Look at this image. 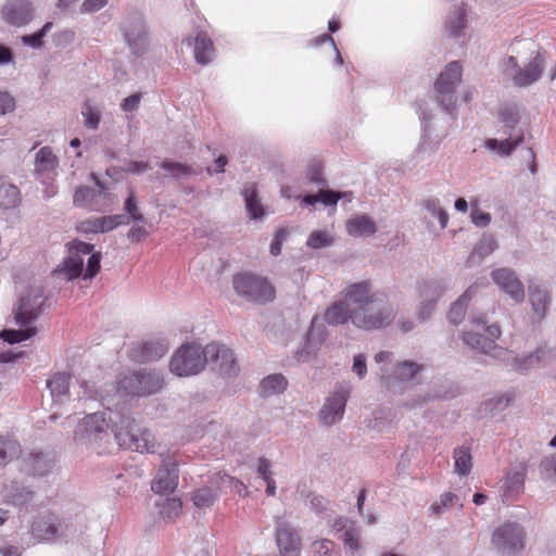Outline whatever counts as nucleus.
<instances>
[{
  "instance_id": "nucleus-1",
  "label": "nucleus",
  "mask_w": 556,
  "mask_h": 556,
  "mask_svg": "<svg viewBox=\"0 0 556 556\" xmlns=\"http://www.w3.org/2000/svg\"><path fill=\"white\" fill-rule=\"evenodd\" d=\"M109 421L104 412L87 415L75 430V440L90 444L98 450L109 440L108 429L112 427L115 441L121 447L138 453H155V442L152 432L142 428L129 414L121 410H110Z\"/></svg>"
},
{
  "instance_id": "nucleus-2",
  "label": "nucleus",
  "mask_w": 556,
  "mask_h": 556,
  "mask_svg": "<svg viewBox=\"0 0 556 556\" xmlns=\"http://www.w3.org/2000/svg\"><path fill=\"white\" fill-rule=\"evenodd\" d=\"M68 256L63 261L61 270L68 280L83 275L84 279H92L100 270L101 253L93 252L94 245L73 241L67 243Z\"/></svg>"
},
{
  "instance_id": "nucleus-3",
  "label": "nucleus",
  "mask_w": 556,
  "mask_h": 556,
  "mask_svg": "<svg viewBox=\"0 0 556 556\" xmlns=\"http://www.w3.org/2000/svg\"><path fill=\"white\" fill-rule=\"evenodd\" d=\"M119 30L135 56H142L148 52L150 33L142 12L135 9L128 10L119 23Z\"/></svg>"
},
{
  "instance_id": "nucleus-4",
  "label": "nucleus",
  "mask_w": 556,
  "mask_h": 556,
  "mask_svg": "<svg viewBox=\"0 0 556 556\" xmlns=\"http://www.w3.org/2000/svg\"><path fill=\"white\" fill-rule=\"evenodd\" d=\"M470 324L477 330H466L463 332V341L470 349L489 355L498 349L495 343L501 336V329L497 324L488 325L485 315L471 316Z\"/></svg>"
},
{
  "instance_id": "nucleus-5",
  "label": "nucleus",
  "mask_w": 556,
  "mask_h": 556,
  "mask_svg": "<svg viewBox=\"0 0 556 556\" xmlns=\"http://www.w3.org/2000/svg\"><path fill=\"white\" fill-rule=\"evenodd\" d=\"M236 293L248 302L267 303L275 299V289L270 282L252 273H239L232 278Z\"/></svg>"
},
{
  "instance_id": "nucleus-6",
  "label": "nucleus",
  "mask_w": 556,
  "mask_h": 556,
  "mask_svg": "<svg viewBox=\"0 0 556 556\" xmlns=\"http://www.w3.org/2000/svg\"><path fill=\"white\" fill-rule=\"evenodd\" d=\"M206 365L205 346L198 343L181 345L170 358V371L178 377H189L200 374Z\"/></svg>"
},
{
  "instance_id": "nucleus-7",
  "label": "nucleus",
  "mask_w": 556,
  "mask_h": 556,
  "mask_svg": "<svg viewBox=\"0 0 556 556\" xmlns=\"http://www.w3.org/2000/svg\"><path fill=\"white\" fill-rule=\"evenodd\" d=\"M164 379L160 371L140 369L124 375L118 380V390L132 396H148L163 388Z\"/></svg>"
},
{
  "instance_id": "nucleus-8",
  "label": "nucleus",
  "mask_w": 556,
  "mask_h": 556,
  "mask_svg": "<svg viewBox=\"0 0 556 556\" xmlns=\"http://www.w3.org/2000/svg\"><path fill=\"white\" fill-rule=\"evenodd\" d=\"M462 65L457 61L448 63L434 83V94L438 103L448 113L456 106V88L462 81Z\"/></svg>"
},
{
  "instance_id": "nucleus-9",
  "label": "nucleus",
  "mask_w": 556,
  "mask_h": 556,
  "mask_svg": "<svg viewBox=\"0 0 556 556\" xmlns=\"http://www.w3.org/2000/svg\"><path fill=\"white\" fill-rule=\"evenodd\" d=\"M396 316V307L391 303L378 302L354 309L353 325L364 330H376L389 326Z\"/></svg>"
},
{
  "instance_id": "nucleus-10",
  "label": "nucleus",
  "mask_w": 556,
  "mask_h": 556,
  "mask_svg": "<svg viewBox=\"0 0 556 556\" xmlns=\"http://www.w3.org/2000/svg\"><path fill=\"white\" fill-rule=\"evenodd\" d=\"M206 364L222 378H233L239 374V365L233 351L219 342L205 345Z\"/></svg>"
},
{
  "instance_id": "nucleus-11",
  "label": "nucleus",
  "mask_w": 556,
  "mask_h": 556,
  "mask_svg": "<svg viewBox=\"0 0 556 556\" xmlns=\"http://www.w3.org/2000/svg\"><path fill=\"white\" fill-rule=\"evenodd\" d=\"M491 542L503 554L519 553L525 547V530L517 522H505L493 531Z\"/></svg>"
},
{
  "instance_id": "nucleus-12",
  "label": "nucleus",
  "mask_w": 556,
  "mask_h": 556,
  "mask_svg": "<svg viewBox=\"0 0 556 556\" xmlns=\"http://www.w3.org/2000/svg\"><path fill=\"white\" fill-rule=\"evenodd\" d=\"M161 458L162 463L156 476L152 480L151 489L157 494H169L173 493L178 485L179 462L175 453H162Z\"/></svg>"
},
{
  "instance_id": "nucleus-13",
  "label": "nucleus",
  "mask_w": 556,
  "mask_h": 556,
  "mask_svg": "<svg viewBox=\"0 0 556 556\" xmlns=\"http://www.w3.org/2000/svg\"><path fill=\"white\" fill-rule=\"evenodd\" d=\"M66 530V520L54 513L40 514L31 523V533L39 541H51L62 536Z\"/></svg>"
},
{
  "instance_id": "nucleus-14",
  "label": "nucleus",
  "mask_w": 556,
  "mask_h": 556,
  "mask_svg": "<svg viewBox=\"0 0 556 556\" xmlns=\"http://www.w3.org/2000/svg\"><path fill=\"white\" fill-rule=\"evenodd\" d=\"M90 177L97 188L87 186L77 187L73 195V203L77 207H88L91 211H104L108 204L104 205L100 203V200H105L109 193L96 174L91 173Z\"/></svg>"
},
{
  "instance_id": "nucleus-15",
  "label": "nucleus",
  "mask_w": 556,
  "mask_h": 556,
  "mask_svg": "<svg viewBox=\"0 0 556 556\" xmlns=\"http://www.w3.org/2000/svg\"><path fill=\"white\" fill-rule=\"evenodd\" d=\"M55 456L51 452L34 451L21 457L20 470L26 476L46 477L55 467Z\"/></svg>"
},
{
  "instance_id": "nucleus-16",
  "label": "nucleus",
  "mask_w": 556,
  "mask_h": 556,
  "mask_svg": "<svg viewBox=\"0 0 556 556\" xmlns=\"http://www.w3.org/2000/svg\"><path fill=\"white\" fill-rule=\"evenodd\" d=\"M493 282L505 292L516 304L523 302L525 286L517 273L509 267H501L491 271Z\"/></svg>"
},
{
  "instance_id": "nucleus-17",
  "label": "nucleus",
  "mask_w": 556,
  "mask_h": 556,
  "mask_svg": "<svg viewBox=\"0 0 556 556\" xmlns=\"http://www.w3.org/2000/svg\"><path fill=\"white\" fill-rule=\"evenodd\" d=\"M327 336L325 324L315 316L311 321L303 348L296 351L298 362L305 363L315 357Z\"/></svg>"
},
{
  "instance_id": "nucleus-18",
  "label": "nucleus",
  "mask_w": 556,
  "mask_h": 556,
  "mask_svg": "<svg viewBox=\"0 0 556 556\" xmlns=\"http://www.w3.org/2000/svg\"><path fill=\"white\" fill-rule=\"evenodd\" d=\"M59 157L51 147L46 146L37 151L34 162V174L43 185L52 184L58 177Z\"/></svg>"
},
{
  "instance_id": "nucleus-19",
  "label": "nucleus",
  "mask_w": 556,
  "mask_h": 556,
  "mask_svg": "<svg viewBox=\"0 0 556 556\" xmlns=\"http://www.w3.org/2000/svg\"><path fill=\"white\" fill-rule=\"evenodd\" d=\"M276 542L281 556H299L301 539L295 528L285 517L276 519Z\"/></svg>"
},
{
  "instance_id": "nucleus-20",
  "label": "nucleus",
  "mask_w": 556,
  "mask_h": 556,
  "mask_svg": "<svg viewBox=\"0 0 556 556\" xmlns=\"http://www.w3.org/2000/svg\"><path fill=\"white\" fill-rule=\"evenodd\" d=\"M43 303L45 298L39 289H33L22 296L15 311L16 324L20 327L30 325L40 315Z\"/></svg>"
},
{
  "instance_id": "nucleus-21",
  "label": "nucleus",
  "mask_w": 556,
  "mask_h": 556,
  "mask_svg": "<svg viewBox=\"0 0 556 556\" xmlns=\"http://www.w3.org/2000/svg\"><path fill=\"white\" fill-rule=\"evenodd\" d=\"M349 392L343 388L331 393L319 410V419L327 426L339 422L344 415Z\"/></svg>"
},
{
  "instance_id": "nucleus-22",
  "label": "nucleus",
  "mask_w": 556,
  "mask_h": 556,
  "mask_svg": "<svg viewBox=\"0 0 556 556\" xmlns=\"http://www.w3.org/2000/svg\"><path fill=\"white\" fill-rule=\"evenodd\" d=\"M2 18L12 26H24L34 18V8L28 0H8L2 8Z\"/></svg>"
},
{
  "instance_id": "nucleus-23",
  "label": "nucleus",
  "mask_w": 556,
  "mask_h": 556,
  "mask_svg": "<svg viewBox=\"0 0 556 556\" xmlns=\"http://www.w3.org/2000/svg\"><path fill=\"white\" fill-rule=\"evenodd\" d=\"M526 475L527 465L525 463H520L507 471L502 486L504 503L514 502L523 492Z\"/></svg>"
},
{
  "instance_id": "nucleus-24",
  "label": "nucleus",
  "mask_w": 556,
  "mask_h": 556,
  "mask_svg": "<svg viewBox=\"0 0 556 556\" xmlns=\"http://www.w3.org/2000/svg\"><path fill=\"white\" fill-rule=\"evenodd\" d=\"M545 68V54L536 52L533 59L513 75V83L517 87H528L540 79Z\"/></svg>"
},
{
  "instance_id": "nucleus-25",
  "label": "nucleus",
  "mask_w": 556,
  "mask_h": 556,
  "mask_svg": "<svg viewBox=\"0 0 556 556\" xmlns=\"http://www.w3.org/2000/svg\"><path fill=\"white\" fill-rule=\"evenodd\" d=\"M167 351L168 346L165 341L151 340L134 346L130 357L138 363H150L163 357Z\"/></svg>"
},
{
  "instance_id": "nucleus-26",
  "label": "nucleus",
  "mask_w": 556,
  "mask_h": 556,
  "mask_svg": "<svg viewBox=\"0 0 556 556\" xmlns=\"http://www.w3.org/2000/svg\"><path fill=\"white\" fill-rule=\"evenodd\" d=\"M1 495L7 504L18 508H27L33 502L35 493L18 481H11L4 484L1 490Z\"/></svg>"
},
{
  "instance_id": "nucleus-27",
  "label": "nucleus",
  "mask_w": 556,
  "mask_h": 556,
  "mask_svg": "<svg viewBox=\"0 0 556 556\" xmlns=\"http://www.w3.org/2000/svg\"><path fill=\"white\" fill-rule=\"evenodd\" d=\"M344 298L350 306H355L353 309H365L366 306L379 301L371 294L370 285L367 281L356 282L348 287L344 291Z\"/></svg>"
},
{
  "instance_id": "nucleus-28",
  "label": "nucleus",
  "mask_w": 556,
  "mask_h": 556,
  "mask_svg": "<svg viewBox=\"0 0 556 556\" xmlns=\"http://www.w3.org/2000/svg\"><path fill=\"white\" fill-rule=\"evenodd\" d=\"M528 296L533 311V320L540 323L551 304L548 292L543 286L531 282L528 286Z\"/></svg>"
},
{
  "instance_id": "nucleus-29",
  "label": "nucleus",
  "mask_w": 556,
  "mask_h": 556,
  "mask_svg": "<svg viewBox=\"0 0 556 556\" xmlns=\"http://www.w3.org/2000/svg\"><path fill=\"white\" fill-rule=\"evenodd\" d=\"M215 473L208 477L207 485L201 486L193 492L192 502L198 508H207L218 500L222 491L220 482L214 483Z\"/></svg>"
},
{
  "instance_id": "nucleus-30",
  "label": "nucleus",
  "mask_w": 556,
  "mask_h": 556,
  "mask_svg": "<svg viewBox=\"0 0 556 556\" xmlns=\"http://www.w3.org/2000/svg\"><path fill=\"white\" fill-rule=\"evenodd\" d=\"M554 357V351L547 346H540L533 353L514 358L513 366L515 369L523 371L529 370L542 363Z\"/></svg>"
},
{
  "instance_id": "nucleus-31",
  "label": "nucleus",
  "mask_w": 556,
  "mask_h": 556,
  "mask_svg": "<svg viewBox=\"0 0 556 556\" xmlns=\"http://www.w3.org/2000/svg\"><path fill=\"white\" fill-rule=\"evenodd\" d=\"M346 231L350 236L358 238V237H370L377 232V225L375 220L366 215H356L346 220L345 223Z\"/></svg>"
},
{
  "instance_id": "nucleus-32",
  "label": "nucleus",
  "mask_w": 556,
  "mask_h": 556,
  "mask_svg": "<svg viewBox=\"0 0 556 556\" xmlns=\"http://www.w3.org/2000/svg\"><path fill=\"white\" fill-rule=\"evenodd\" d=\"M354 309L350 307V304L340 300L334 302L325 312V320L330 326H339L346 324L349 320L353 323Z\"/></svg>"
},
{
  "instance_id": "nucleus-33",
  "label": "nucleus",
  "mask_w": 556,
  "mask_h": 556,
  "mask_svg": "<svg viewBox=\"0 0 556 556\" xmlns=\"http://www.w3.org/2000/svg\"><path fill=\"white\" fill-rule=\"evenodd\" d=\"M496 248L497 242L494 237L483 236L467 257L466 266L475 267L480 265L486 256L495 251Z\"/></svg>"
},
{
  "instance_id": "nucleus-34",
  "label": "nucleus",
  "mask_w": 556,
  "mask_h": 556,
  "mask_svg": "<svg viewBox=\"0 0 556 556\" xmlns=\"http://www.w3.org/2000/svg\"><path fill=\"white\" fill-rule=\"evenodd\" d=\"M505 140L488 139L485 148L490 151H497L501 155L507 156L523 141V129L519 128L516 135L508 132Z\"/></svg>"
},
{
  "instance_id": "nucleus-35",
  "label": "nucleus",
  "mask_w": 556,
  "mask_h": 556,
  "mask_svg": "<svg viewBox=\"0 0 556 556\" xmlns=\"http://www.w3.org/2000/svg\"><path fill=\"white\" fill-rule=\"evenodd\" d=\"M71 375L67 372H55L47 380V388L55 402H63L70 391Z\"/></svg>"
},
{
  "instance_id": "nucleus-36",
  "label": "nucleus",
  "mask_w": 556,
  "mask_h": 556,
  "mask_svg": "<svg viewBox=\"0 0 556 556\" xmlns=\"http://www.w3.org/2000/svg\"><path fill=\"white\" fill-rule=\"evenodd\" d=\"M214 46L207 34L200 31L194 38V58L199 64L206 65L214 58Z\"/></svg>"
},
{
  "instance_id": "nucleus-37",
  "label": "nucleus",
  "mask_w": 556,
  "mask_h": 556,
  "mask_svg": "<svg viewBox=\"0 0 556 556\" xmlns=\"http://www.w3.org/2000/svg\"><path fill=\"white\" fill-rule=\"evenodd\" d=\"M21 202V193L18 188L0 177V207L4 210L16 207Z\"/></svg>"
},
{
  "instance_id": "nucleus-38",
  "label": "nucleus",
  "mask_w": 556,
  "mask_h": 556,
  "mask_svg": "<svg viewBox=\"0 0 556 556\" xmlns=\"http://www.w3.org/2000/svg\"><path fill=\"white\" fill-rule=\"evenodd\" d=\"M247 211L252 219H260L264 216V207L261 204L255 185H247L242 191Z\"/></svg>"
},
{
  "instance_id": "nucleus-39",
  "label": "nucleus",
  "mask_w": 556,
  "mask_h": 556,
  "mask_svg": "<svg viewBox=\"0 0 556 556\" xmlns=\"http://www.w3.org/2000/svg\"><path fill=\"white\" fill-rule=\"evenodd\" d=\"M288 381L281 374H273L264 378L260 386L262 396H270L286 390Z\"/></svg>"
},
{
  "instance_id": "nucleus-40",
  "label": "nucleus",
  "mask_w": 556,
  "mask_h": 556,
  "mask_svg": "<svg viewBox=\"0 0 556 556\" xmlns=\"http://www.w3.org/2000/svg\"><path fill=\"white\" fill-rule=\"evenodd\" d=\"M21 454V445L16 440L0 437V467L8 465Z\"/></svg>"
},
{
  "instance_id": "nucleus-41",
  "label": "nucleus",
  "mask_w": 556,
  "mask_h": 556,
  "mask_svg": "<svg viewBox=\"0 0 556 556\" xmlns=\"http://www.w3.org/2000/svg\"><path fill=\"white\" fill-rule=\"evenodd\" d=\"M454 470L459 476H467L472 469V457L469 447L458 446L454 450Z\"/></svg>"
},
{
  "instance_id": "nucleus-42",
  "label": "nucleus",
  "mask_w": 556,
  "mask_h": 556,
  "mask_svg": "<svg viewBox=\"0 0 556 556\" xmlns=\"http://www.w3.org/2000/svg\"><path fill=\"white\" fill-rule=\"evenodd\" d=\"M498 121L503 124L506 130L505 132H513L516 135V131L520 128L518 126L520 122V114L516 105H505L498 112Z\"/></svg>"
},
{
  "instance_id": "nucleus-43",
  "label": "nucleus",
  "mask_w": 556,
  "mask_h": 556,
  "mask_svg": "<svg viewBox=\"0 0 556 556\" xmlns=\"http://www.w3.org/2000/svg\"><path fill=\"white\" fill-rule=\"evenodd\" d=\"M473 292V287H469L466 292L458 298L456 302L452 305L450 313H448V319L452 324L458 325L464 320L465 313L467 309L468 301L470 300V296Z\"/></svg>"
},
{
  "instance_id": "nucleus-44",
  "label": "nucleus",
  "mask_w": 556,
  "mask_h": 556,
  "mask_svg": "<svg viewBox=\"0 0 556 556\" xmlns=\"http://www.w3.org/2000/svg\"><path fill=\"white\" fill-rule=\"evenodd\" d=\"M424 208L430 214L431 217L438 218L440 228L445 229L448 224V214L441 206V202L438 198L430 197L422 201Z\"/></svg>"
},
{
  "instance_id": "nucleus-45",
  "label": "nucleus",
  "mask_w": 556,
  "mask_h": 556,
  "mask_svg": "<svg viewBox=\"0 0 556 556\" xmlns=\"http://www.w3.org/2000/svg\"><path fill=\"white\" fill-rule=\"evenodd\" d=\"M446 28L454 38H460L464 36V28L466 26V10L465 8H458L454 11L453 15L448 16L446 22Z\"/></svg>"
},
{
  "instance_id": "nucleus-46",
  "label": "nucleus",
  "mask_w": 556,
  "mask_h": 556,
  "mask_svg": "<svg viewBox=\"0 0 556 556\" xmlns=\"http://www.w3.org/2000/svg\"><path fill=\"white\" fill-rule=\"evenodd\" d=\"M445 288L439 280H428L419 285V296L427 301L433 300L437 303L438 299L443 295Z\"/></svg>"
},
{
  "instance_id": "nucleus-47",
  "label": "nucleus",
  "mask_w": 556,
  "mask_h": 556,
  "mask_svg": "<svg viewBox=\"0 0 556 556\" xmlns=\"http://www.w3.org/2000/svg\"><path fill=\"white\" fill-rule=\"evenodd\" d=\"M35 334H36V328L29 327V325H28V326L21 327L17 330L4 329V330H2L0 337L4 341L13 344V343H20L22 341L28 340L31 337H34Z\"/></svg>"
},
{
  "instance_id": "nucleus-48",
  "label": "nucleus",
  "mask_w": 556,
  "mask_h": 556,
  "mask_svg": "<svg viewBox=\"0 0 556 556\" xmlns=\"http://www.w3.org/2000/svg\"><path fill=\"white\" fill-rule=\"evenodd\" d=\"M161 167L165 169L172 177L177 179L197 174L191 166L168 159H165L161 163Z\"/></svg>"
},
{
  "instance_id": "nucleus-49",
  "label": "nucleus",
  "mask_w": 556,
  "mask_h": 556,
  "mask_svg": "<svg viewBox=\"0 0 556 556\" xmlns=\"http://www.w3.org/2000/svg\"><path fill=\"white\" fill-rule=\"evenodd\" d=\"M305 177L307 181L317 188L328 187V181L324 177V167L320 162L312 161L306 169Z\"/></svg>"
},
{
  "instance_id": "nucleus-50",
  "label": "nucleus",
  "mask_w": 556,
  "mask_h": 556,
  "mask_svg": "<svg viewBox=\"0 0 556 556\" xmlns=\"http://www.w3.org/2000/svg\"><path fill=\"white\" fill-rule=\"evenodd\" d=\"M422 369V366L413 361L400 362L395 369V377L400 381H412Z\"/></svg>"
},
{
  "instance_id": "nucleus-51",
  "label": "nucleus",
  "mask_w": 556,
  "mask_h": 556,
  "mask_svg": "<svg viewBox=\"0 0 556 556\" xmlns=\"http://www.w3.org/2000/svg\"><path fill=\"white\" fill-rule=\"evenodd\" d=\"M318 199L325 206L337 205L341 199L352 200V192L334 191L326 188H318Z\"/></svg>"
},
{
  "instance_id": "nucleus-52",
  "label": "nucleus",
  "mask_w": 556,
  "mask_h": 556,
  "mask_svg": "<svg viewBox=\"0 0 556 556\" xmlns=\"http://www.w3.org/2000/svg\"><path fill=\"white\" fill-rule=\"evenodd\" d=\"M359 535V529L355 526V523H351V526L343 532L341 536L345 548L349 549L352 555H354L361 548Z\"/></svg>"
},
{
  "instance_id": "nucleus-53",
  "label": "nucleus",
  "mask_w": 556,
  "mask_h": 556,
  "mask_svg": "<svg viewBox=\"0 0 556 556\" xmlns=\"http://www.w3.org/2000/svg\"><path fill=\"white\" fill-rule=\"evenodd\" d=\"M333 243V237L326 230H315L313 231L306 244L312 249H321L329 247Z\"/></svg>"
},
{
  "instance_id": "nucleus-54",
  "label": "nucleus",
  "mask_w": 556,
  "mask_h": 556,
  "mask_svg": "<svg viewBox=\"0 0 556 556\" xmlns=\"http://www.w3.org/2000/svg\"><path fill=\"white\" fill-rule=\"evenodd\" d=\"M52 23L47 22L38 31L25 35L22 37V42L24 46L31 47L34 49H38L42 46L43 37L51 30Z\"/></svg>"
},
{
  "instance_id": "nucleus-55",
  "label": "nucleus",
  "mask_w": 556,
  "mask_h": 556,
  "mask_svg": "<svg viewBox=\"0 0 556 556\" xmlns=\"http://www.w3.org/2000/svg\"><path fill=\"white\" fill-rule=\"evenodd\" d=\"M220 482L223 486H229L233 491H236L240 495H244L247 492V486L240 480L229 476L226 472H216L214 483Z\"/></svg>"
},
{
  "instance_id": "nucleus-56",
  "label": "nucleus",
  "mask_w": 556,
  "mask_h": 556,
  "mask_svg": "<svg viewBox=\"0 0 556 556\" xmlns=\"http://www.w3.org/2000/svg\"><path fill=\"white\" fill-rule=\"evenodd\" d=\"M159 506H161L160 515L163 518H174L178 516L182 508L181 501L178 498H165L163 500V503H157Z\"/></svg>"
},
{
  "instance_id": "nucleus-57",
  "label": "nucleus",
  "mask_w": 556,
  "mask_h": 556,
  "mask_svg": "<svg viewBox=\"0 0 556 556\" xmlns=\"http://www.w3.org/2000/svg\"><path fill=\"white\" fill-rule=\"evenodd\" d=\"M309 504L311 508L321 517H329L332 513V509L330 508V502L326 500L325 497L316 494L309 495Z\"/></svg>"
},
{
  "instance_id": "nucleus-58",
  "label": "nucleus",
  "mask_w": 556,
  "mask_h": 556,
  "mask_svg": "<svg viewBox=\"0 0 556 556\" xmlns=\"http://www.w3.org/2000/svg\"><path fill=\"white\" fill-rule=\"evenodd\" d=\"M84 124L88 129L96 130L99 127L101 115L100 112L89 103L83 108Z\"/></svg>"
},
{
  "instance_id": "nucleus-59",
  "label": "nucleus",
  "mask_w": 556,
  "mask_h": 556,
  "mask_svg": "<svg viewBox=\"0 0 556 556\" xmlns=\"http://www.w3.org/2000/svg\"><path fill=\"white\" fill-rule=\"evenodd\" d=\"M458 501L459 498L456 494L446 492L441 495L439 502H435L430 506V509L433 514L440 515L445 508L453 506L455 503H458Z\"/></svg>"
},
{
  "instance_id": "nucleus-60",
  "label": "nucleus",
  "mask_w": 556,
  "mask_h": 556,
  "mask_svg": "<svg viewBox=\"0 0 556 556\" xmlns=\"http://www.w3.org/2000/svg\"><path fill=\"white\" fill-rule=\"evenodd\" d=\"M439 397V394L427 392L424 394H417L409 401L403 404V407L407 409L424 408L430 401H434Z\"/></svg>"
},
{
  "instance_id": "nucleus-61",
  "label": "nucleus",
  "mask_w": 556,
  "mask_h": 556,
  "mask_svg": "<svg viewBox=\"0 0 556 556\" xmlns=\"http://www.w3.org/2000/svg\"><path fill=\"white\" fill-rule=\"evenodd\" d=\"M289 232L286 228H279L276 230L269 248L273 256H277L281 253L282 244L287 240Z\"/></svg>"
},
{
  "instance_id": "nucleus-62",
  "label": "nucleus",
  "mask_w": 556,
  "mask_h": 556,
  "mask_svg": "<svg viewBox=\"0 0 556 556\" xmlns=\"http://www.w3.org/2000/svg\"><path fill=\"white\" fill-rule=\"evenodd\" d=\"M334 543L328 539L317 540L312 544V552L315 556H330Z\"/></svg>"
},
{
  "instance_id": "nucleus-63",
  "label": "nucleus",
  "mask_w": 556,
  "mask_h": 556,
  "mask_svg": "<svg viewBox=\"0 0 556 556\" xmlns=\"http://www.w3.org/2000/svg\"><path fill=\"white\" fill-rule=\"evenodd\" d=\"M124 210L128 213V217L135 222H143V215L138 211L136 198L132 193L126 199Z\"/></svg>"
},
{
  "instance_id": "nucleus-64",
  "label": "nucleus",
  "mask_w": 556,
  "mask_h": 556,
  "mask_svg": "<svg viewBox=\"0 0 556 556\" xmlns=\"http://www.w3.org/2000/svg\"><path fill=\"white\" fill-rule=\"evenodd\" d=\"M540 467L546 478L556 480V453L542 459Z\"/></svg>"
}]
</instances>
